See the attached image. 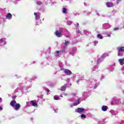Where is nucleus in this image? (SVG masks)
<instances>
[{
	"mask_svg": "<svg viewBox=\"0 0 124 124\" xmlns=\"http://www.w3.org/2000/svg\"><path fill=\"white\" fill-rule=\"evenodd\" d=\"M15 100L12 101L10 102V105L12 107H15V109L16 111H18L21 108V105L19 103H16Z\"/></svg>",
	"mask_w": 124,
	"mask_h": 124,
	"instance_id": "nucleus-1",
	"label": "nucleus"
},
{
	"mask_svg": "<svg viewBox=\"0 0 124 124\" xmlns=\"http://www.w3.org/2000/svg\"><path fill=\"white\" fill-rule=\"evenodd\" d=\"M76 112L77 113H79V114H81V113H85V108H78L76 110Z\"/></svg>",
	"mask_w": 124,
	"mask_h": 124,
	"instance_id": "nucleus-2",
	"label": "nucleus"
},
{
	"mask_svg": "<svg viewBox=\"0 0 124 124\" xmlns=\"http://www.w3.org/2000/svg\"><path fill=\"white\" fill-rule=\"evenodd\" d=\"M64 72L66 75L68 76L71 75V74H72V72H71L70 70L67 69L64 70Z\"/></svg>",
	"mask_w": 124,
	"mask_h": 124,
	"instance_id": "nucleus-3",
	"label": "nucleus"
},
{
	"mask_svg": "<svg viewBox=\"0 0 124 124\" xmlns=\"http://www.w3.org/2000/svg\"><path fill=\"white\" fill-rule=\"evenodd\" d=\"M6 19L11 20L12 19V15L10 13H8L6 16Z\"/></svg>",
	"mask_w": 124,
	"mask_h": 124,
	"instance_id": "nucleus-4",
	"label": "nucleus"
},
{
	"mask_svg": "<svg viewBox=\"0 0 124 124\" xmlns=\"http://www.w3.org/2000/svg\"><path fill=\"white\" fill-rule=\"evenodd\" d=\"M118 52H122V53H124V46L118 47H117Z\"/></svg>",
	"mask_w": 124,
	"mask_h": 124,
	"instance_id": "nucleus-5",
	"label": "nucleus"
},
{
	"mask_svg": "<svg viewBox=\"0 0 124 124\" xmlns=\"http://www.w3.org/2000/svg\"><path fill=\"white\" fill-rule=\"evenodd\" d=\"M106 5L108 6V7H113V6H114V3L108 2L106 3Z\"/></svg>",
	"mask_w": 124,
	"mask_h": 124,
	"instance_id": "nucleus-6",
	"label": "nucleus"
},
{
	"mask_svg": "<svg viewBox=\"0 0 124 124\" xmlns=\"http://www.w3.org/2000/svg\"><path fill=\"white\" fill-rule=\"evenodd\" d=\"M31 103L32 105V106H37V104L36 103V100H31Z\"/></svg>",
	"mask_w": 124,
	"mask_h": 124,
	"instance_id": "nucleus-7",
	"label": "nucleus"
},
{
	"mask_svg": "<svg viewBox=\"0 0 124 124\" xmlns=\"http://www.w3.org/2000/svg\"><path fill=\"white\" fill-rule=\"evenodd\" d=\"M55 34L56 35V36H58V37H61V36H62V32H59L58 31H57L55 32Z\"/></svg>",
	"mask_w": 124,
	"mask_h": 124,
	"instance_id": "nucleus-8",
	"label": "nucleus"
},
{
	"mask_svg": "<svg viewBox=\"0 0 124 124\" xmlns=\"http://www.w3.org/2000/svg\"><path fill=\"white\" fill-rule=\"evenodd\" d=\"M66 90V85H64L61 87L60 91L61 92H65V91Z\"/></svg>",
	"mask_w": 124,
	"mask_h": 124,
	"instance_id": "nucleus-9",
	"label": "nucleus"
},
{
	"mask_svg": "<svg viewBox=\"0 0 124 124\" xmlns=\"http://www.w3.org/2000/svg\"><path fill=\"white\" fill-rule=\"evenodd\" d=\"M107 109H108V107H107L106 106H103L102 107V111H104V112H105L106 111H107Z\"/></svg>",
	"mask_w": 124,
	"mask_h": 124,
	"instance_id": "nucleus-10",
	"label": "nucleus"
},
{
	"mask_svg": "<svg viewBox=\"0 0 124 124\" xmlns=\"http://www.w3.org/2000/svg\"><path fill=\"white\" fill-rule=\"evenodd\" d=\"M70 43V42L69 41H65L64 44L65 46L63 47L64 49H65L66 48V46H67L68 44H69Z\"/></svg>",
	"mask_w": 124,
	"mask_h": 124,
	"instance_id": "nucleus-11",
	"label": "nucleus"
},
{
	"mask_svg": "<svg viewBox=\"0 0 124 124\" xmlns=\"http://www.w3.org/2000/svg\"><path fill=\"white\" fill-rule=\"evenodd\" d=\"M119 62L121 65H123L124 64V59H119Z\"/></svg>",
	"mask_w": 124,
	"mask_h": 124,
	"instance_id": "nucleus-12",
	"label": "nucleus"
},
{
	"mask_svg": "<svg viewBox=\"0 0 124 124\" xmlns=\"http://www.w3.org/2000/svg\"><path fill=\"white\" fill-rule=\"evenodd\" d=\"M78 104H80V100L78 99L77 100V102H75L73 104V106H76L77 105H78Z\"/></svg>",
	"mask_w": 124,
	"mask_h": 124,
	"instance_id": "nucleus-13",
	"label": "nucleus"
},
{
	"mask_svg": "<svg viewBox=\"0 0 124 124\" xmlns=\"http://www.w3.org/2000/svg\"><path fill=\"white\" fill-rule=\"evenodd\" d=\"M5 42V40L3 38H1L0 39V43H4Z\"/></svg>",
	"mask_w": 124,
	"mask_h": 124,
	"instance_id": "nucleus-14",
	"label": "nucleus"
},
{
	"mask_svg": "<svg viewBox=\"0 0 124 124\" xmlns=\"http://www.w3.org/2000/svg\"><path fill=\"white\" fill-rule=\"evenodd\" d=\"M54 99L55 100H59V99H60V97H58V96H54Z\"/></svg>",
	"mask_w": 124,
	"mask_h": 124,
	"instance_id": "nucleus-15",
	"label": "nucleus"
},
{
	"mask_svg": "<svg viewBox=\"0 0 124 124\" xmlns=\"http://www.w3.org/2000/svg\"><path fill=\"white\" fill-rule=\"evenodd\" d=\"M66 11H67V9L65 8H63V13H66Z\"/></svg>",
	"mask_w": 124,
	"mask_h": 124,
	"instance_id": "nucleus-16",
	"label": "nucleus"
},
{
	"mask_svg": "<svg viewBox=\"0 0 124 124\" xmlns=\"http://www.w3.org/2000/svg\"><path fill=\"white\" fill-rule=\"evenodd\" d=\"M97 37H99L100 39H102V38H103V37H102V36L100 34H98L97 35Z\"/></svg>",
	"mask_w": 124,
	"mask_h": 124,
	"instance_id": "nucleus-17",
	"label": "nucleus"
},
{
	"mask_svg": "<svg viewBox=\"0 0 124 124\" xmlns=\"http://www.w3.org/2000/svg\"><path fill=\"white\" fill-rule=\"evenodd\" d=\"M81 118H84V119H86L87 118V116H86V115L84 114H82L81 115Z\"/></svg>",
	"mask_w": 124,
	"mask_h": 124,
	"instance_id": "nucleus-18",
	"label": "nucleus"
},
{
	"mask_svg": "<svg viewBox=\"0 0 124 124\" xmlns=\"http://www.w3.org/2000/svg\"><path fill=\"white\" fill-rule=\"evenodd\" d=\"M35 19L38 20V19H40V15H37L35 16Z\"/></svg>",
	"mask_w": 124,
	"mask_h": 124,
	"instance_id": "nucleus-19",
	"label": "nucleus"
},
{
	"mask_svg": "<svg viewBox=\"0 0 124 124\" xmlns=\"http://www.w3.org/2000/svg\"><path fill=\"white\" fill-rule=\"evenodd\" d=\"M37 4H38V5H41V4H42V2L40 1H38L37 2Z\"/></svg>",
	"mask_w": 124,
	"mask_h": 124,
	"instance_id": "nucleus-20",
	"label": "nucleus"
},
{
	"mask_svg": "<svg viewBox=\"0 0 124 124\" xmlns=\"http://www.w3.org/2000/svg\"><path fill=\"white\" fill-rule=\"evenodd\" d=\"M120 30L119 28H114L113 31H119Z\"/></svg>",
	"mask_w": 124,
	"mask_h": 124,
	"instance_id": "nucleus-21",
	"label": "nucleus"
},
{
	"mask_svg": "<svg viewBox=\"0 0 124 124\" xmlns=\"http://www.w3.org/2000/svg\"><path fill=\"white\" fill-rule=\"evenodd\" d=\"M45 91H46V92H47V93H49L50 92V90H49V89H48V88H46L45 89Z\"/></svg>",
	"mask_w": 124,
	"mask_h": 124,
	"instance_id": "nucleus-22",
	"label": "nucleus"
},
{
	"mask_svg": "<svg viewBox=\"0 0 124 124\" xmlns=\"http://www.w3.org/2000/svg\"><path fill=\"white\" fill-rule=\"evenodd\" d=\"M118 56L119 57H122V55H121V54H120V52H118Z\"/></svg>",
	"mask_w": 124,
	"mask_h": 124,
	"instance_id": "nucleus-23",
	"label": "nucleus"
},
{
	"mask_svg": "<svg viewBox=\"0 0 124 124\" xmlns=\"http://www.w3.org/2000/svg\"><path fill=\"white\" fill-rule=\"evenodd\" d=\"M120 1H121V0H117V4H119V2H120Z\"/></svg>",
	"mask_w": 124,
	"mask_h": 124,
	"instance_id": "nucleus-24",
	"label": "nucleus"
},
{
	"mask_svg": "<svg viewBox=\"0 0 124 124\" xmlns=\"http://www.w3.org/2000/svg\"><path fill=\"white\" fill-rule=\"evenodd\" d=\"M12 98H13V99H15V98H16V96H13L12 97Z\"/></svg>",
	"mask_w": 124,
	"mask_h": 124,
	"instance_id": "nucleus-25",
	"label": "nucleus"
},
{
	"mask_svg": "<svg viewBox=\"0 0 124 124\" xmlns=\"http://www.w3.org/2000/svg\"><path fill=\"white\" fill-rule=\"evenodd\" d=\"M34 15H35V17L37 16V14L36 13H34Z\"/></svg>",
	"mask_w": 124,
	"mask_h": 124,
	"instance_id": "nucleus-26",
	"label": "nucleus"
},
{
	"mask_svg": "<svg viewBox=\"0 0 124 124\" xmlns=\"http://www.w3.org/2000/svg\"><path fill=\"white\" fill-rule=\"evenodd\" d=\"M56 54H60V51H57Z\"/></svg>",
	"mask_w": 124,
	"mask_h": 124,
	"instance_id": "nucleus-27",
	"label": "nucleus"
},
{
	"mask_svg": "<svg viewBox=\"0 0 124 124\" xmlns=\"http://www.w3.org/2000/svg\"><path fill=\"white\" fill-rule=\"evenodd\" d=\"M1 101H2V99L0 97V102H1Z\"/></svg>",
	"mask_w": 124,
	"mask_h": 124,
	"instance_id": "nucleus-28",
	"label": "nucleus"
},
{
	"mask_svg": "<svg viewBox=\"0 0 124 124\" xmlns=\"http://www.w3.org/2000/svg\"><path fill=\"white\" fill-rule=\"evenodd\" d=\"M77 27H79V23L77 24Z\"/></svg>",
	"mask_w": 124,
	"mask_h": 124,
	"instance_id": "nucleus-29",
	"label": "nucleus"
},
{
	"mask_svg": "<svg viewBox=\"0 0 124 124\" xmlns=\"http://www.w3.org/2000/svg\"><path fill=\"white\" fill-rule=\"evenodd\" d=\"M0 110H2V108L1 107H0Z\"/></svg>",
	"mask_w": 124,
	"mask_h": 124,
	"instance_id": "nucleus-30",
	"label": "nucleus"
},
{
	"mask_svg": "<svg viewBox=\"0 0 124 124\" xmlns=\"http://www.w3.org/2000/svg\"><path fill=\"white\" fill-rule=\"evenodd\" d=\"M72 94H73V95H74V96L76 95V93H73Z\"/></svg>",
	"mask_w": 124,
	"mask_h": 124,
	"instance_id": "nucleus-31",
	"label": "nucleus"
},
{
	"mask_svg": "<svg viewBox=\"0 0 124 124\" xmlns=\"http://www.w3.org/2000/svg\"><path fill=\"white\" fill-rule=\"evenodd\" d=\"M64 95L66 96V95H67V93H64Z\"/></svg>",
	"mask_w": 124,
	"mask_h": 124,
	"instance_id": "nucleus-32",
	"label": "nucleus"
},
{
	"mask_svg": "<svg viewBox=\"0 0 124 124\" xmlns=\"http://www.w3.org/2000/svg\"><path fill=\"white\" fill-rule=\"evenodd\" d=\"M61 97H62V95H61Z\"/></svg>",
	"mask_w": 124,
	"mask_h": 124,
	"instance_id": "nucleus-33",
	"label": "nucleus"
},
{
	"mask_svg": "<svg viewBox=\"0 0 124 124\" xmlns=\"http://www.w3.org/2000/svg\"><path fill=\"white\" fill-rule=\"evenodd\" d=\"M111 104H113V103L111 102Z\"/></svg>",
	"mask_w": 124,
	"mask_h": 124,
	"instance_id": "nucleus-34",
	"label": "nucleus"
}]
</instances>
